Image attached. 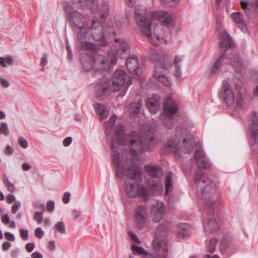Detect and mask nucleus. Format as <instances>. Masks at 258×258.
Here are the masks:
<instances>
[{"label": "nucleus", "mask_w": 258, "mask_h": 258, "mask_svg": "<svg viewBox=\"0 0 258 258\" xmlns=\"http://www.w3.org/2000/svg\"><path fill=\"white\" fill-rule=\"evenodd\" d=\"M117 117L111 115L104 123L108 139L110 142L113 163L115 166L116 174L121 177L126 176L125 191L130 197L146 196L149 193L158 195L163 191V186L159 179L163 174L162 170L155 166L146 165L145 170L150 176L146 180L145 188L142 184L143 170L140 162L145 158L144 151H151L149 144L154 138V130L148 124H145L140 130V137L135 132L127 134L123 125L115 127V137L111 135Z\"/></svg>", "instance_id": "f257e3e1"}, {"label": "nucleus", "mask_w": 258, "mask_h": 258, "mask_svg": "<svg viewBox=\"0 0 258 258\" xmlns=\"http://www.w3.org/2000/svg\"><path fill=\"white\" fill-rule=\"evenodd\" d=\"M194 184L198 197L204 199L208 206H217L219 204L215 187L209 179L203 178V172L199 171L195 173Z\"/></svg>", "instance_id": "f03ea898"}, {"label": "nucleus", "mask_w": 258, "mask_h": 258, "mask_svg": "<svg viewBox=\"0 0 258 258\" xmlns=\"http://www.w3.org/2000/svg\"><path fill=\"white\" fill-rule=\"evenodd\" d=\"M151 59L155 63L154 77L164 86H170L172 82L168 74L169 69L171 67V63L167 55L163 52H158L156 50H153Z\"/></svg>", "instance_id": "7ed1b4c3"}, {"label": "nucleus", "mask_w": 258, "mask_h": 258, "mask_svg": "<svg viewBox=\"0 0 258 258\" xmlns=\"http://www.w3.org/2000/svg\"><path fill=\"white\" fill-rule=\"evenodd\" d=\"M170 150L175 154L180 150L190 153L194 148V141L192 136L184 128H178L174 136H172L168 142Z\"/></svg>", "instance_id": "20e7f679"}, {"label": "nucleus", "mask_w": 258, "mask_h": 258, "mask_svg": "<svg viewBox=\"0 0 258 258\" xmlns=\"http://www.w3.org/2000/svg\"><path fill=\"white\" fill-rule=\"evenodd\" d=\"M132 83V78L123 70L115 71L111 78L110 89L112 92H119V96L122 97L126 94Z\"/></svg>", "instance_id": "39448f33"}, {"label": "nucleus", "mask_w": 258, "mask_h": 258, "mask_svg": "<svg viewBox=\"0 0 258 258\" xmlns=\"http://www.w3.org/2000/svg\"><path fill=\"white\" fill-rule=\"evenodd\" d=\"M135 19L143 34L147 37L150 42H152L153 38L151 29V20L150 18V14H146V10L143 6H138L136 7Z\"/></svg>", "instance_id": "423d86ee"}, {"label": "nucleus", "mask_w": 258, "mask_h": 258, "mask_svg": "<svg viewBox=\"0 0 258 258\" xmlns=\"http://www.w3.org/2000/svg\"><path fill=\"white\" fill-rule=\"evenodd\" d=\"M114 41L115 43L114 46L116 49L110 51L106 59L109 67L116 64L118 57L124 59L131 52L128 44L123 38H115Z\"/></svg>", "instance_id": "0eeeda50"}, {"label": "nucleus", "mask_w": 258, "mask_h": 258, "mask_svg": "<svg viewBox=\"0 0 258 258\" xmlns=\"http://www.w3.org/2000/svg\"><path fill=\"white\" fill-rule=\"evenodd\" d=\"M223 62L230 63L235 71L242 73L243 66L240 61L239 57L237 54H232L227 57L226 53H223L215 61L210 69L211 74H216L222 67Z\"/></svg>", "instance_id": "6e6552de"}, {"label": "nucleus", "mask_w": 258, "mask_h": 258, "mask_svg": "<svg viewBox=\"0 0 258 258\" xmlns=\"http://www.w3.org/2000/svg\"><path fill=\"white\" fill-rule=\"evenodd\" d=\"M177 110V104L175 100L171 97H167L164 104V112L161 115V119L167 128H170L172 126V116Z\"/></svg>", "instance_id": "1a4fd4ad"}, {"label": "nucleus", "mask_w": 258, "mask_h": 258, "mask_svg": "<svg viewBox=\"0 0 258 258\" xmlns=\"http://www.w3.org/2000/svg\"><path fill=\"white\" fill-rule=\"evenodd\" d=\"M81 61L86 71H91L93 69L97 70V66L100 64L102 66L100 68V70H104L106 67L109 68V63L105 56L101 54L97 55L96 58L92 55L85 54L81 57Z\"/></svg>", "instance_id": "9d476101"}, {"label": "nucleus", "mask_w": 258, "mask_h": 258, "mask_svg": "<svg viewBox=\"0 0 258 258\" xmlns=\"http://www.w3.org/2000/svg\"><path fill=\"white\" fill-rule=\"evenodd\" d=\"M152 246L155 253L147 255L146 258H167L168 247L165 238L156 236Z\"/></svg>", "instance_id": "9b49d317"}, {"label": "nucleus", "mask_w": 258, "mask_h": 258, "mask_svg": "<svg viewBox=\"0 0 258 258\" xmlns=\"http://www.w3.org/2000/svg\"><path fill=\"white\" fill-rule=\"evenodd\" d=\"M152 35V42H150L147 37V38L149 43L153 45H157V43L154 41L155 38L160 43L167 44L171 40V34L168 28H164L162 24H156L154 27L153 33L151 31Z\"/></svg>", "instance_id": "f8f14e48"}, {"label": "nucleus", "mask_w": 258, "mask_h": 258, "mask_svg": "<svg viewBox=\"0 0 258 258\" xmlns=\"http://www.w3.org/2000/svg\"><path fill=\"white\" fill-rule=\"evenodd\" d=\"M64 9L68 17L69 21L76 28H83L86 26V17L80 13L74 11L73 8L67 4L64 6Z\"/></svg>", "instance_id": "ddd939ff"}, {"label": "nucleus", "mask_w": 258, "mask_h": 258, "mask_svg": "<svg viewBox=\"0 0 258 258\" xmlns=\"http://www.w3.org/2000/svg\"><path fill=\"white\" fill-rule=\"evenodd\" d=\"M148 210L146 206L140 205L135 210L134 218L137 227L142 229L147 225L148 222Z\"/></svg>", "instance_id": "4468645a"}, {"label": "nucleus", "mask_w": 258, "mask_h": 258, "mask_svg": "<svg viewBox=\"0 0 258 258\" xmlns=\"http://www.w3.org/2000/svg\"><path fill=\"white\" fill-rule=\"evenodd\" d=\"M249 131L252 140L251 150L258 149V112L256 111L252 112Z\"/></svg>", "instance_id": "2eb2a0df"}, {"label": "nucleus", "mask_w": 258, "mask_h": 258, "mask_svg": "<svg viewBox=\"0 0 258 258\" xmlns=\"http://www.w3.org/2000/svg\"><path fill=\"white\" fill-rule=\"evenodd\" d=\"M219 95L229 106L232 105L235 102L234 93L230 85L226 80H224L222 82V88Z\"/></svg>", "instance_id": "dca6fc26"}, {"label": "nucleus", "mask_w": 258, "mask_h": 258, "mask_svg": "<svg viewBox=\"0 0 258 258\" xmlns=\"http://www.w3.org/2000/svg\"><path fill=\"white\" fill-rule=\"evenodd\" d=\"M166 212L165 204L161 201H157L152 204L151 208V216L152 220L158 223L160 222Z\"/></svg>", "instance_id": "f3484780"}, {"label": "nucleus", "mask_w": 258, "mask_h": 258, "mask_svg": "<svg viewBox=\"0 0 258 258\" xmlns=\"http://www.w3.org/2000/svg\"><path fill=\"white\" fill-rule=\"evenodd\" d=\"M101 25V22L99 21L98 19L94 17L92 19L91 25L89 27V30L91 32V35L95 40L98 41L100 45L104 46L107 44V40L102 32L99 34H96L95 30L99 28Z\"/></svg>", "instance_id": "a211bd4d"}, {"label": "nucleus", "mask_w": 258, "mask_h": 258, "mask_svg": "<svg viewBox=\"0 0 258 258\" xmlns=\"http://www.w3.org/2000/svg\"><path fill=\"white\" fill-rule=\"evenodd\" d=\"M150 18L152 22L157 19L166 26H170L173 24L172 16L166 11L153 12L150 14Z\"/></svg>", "instance_id": "6ab92c4d"}, {"label": "nucleus", "mask_w": 258, "mask_h": 258, "mask_svg": "<svg viewBox=\"0 0 258 258\" xmlns=\"http://www.w3.org/2000/svg\"><path fill=\"white\" fill-rule=\"evenodd\" d=\"M72 3L77 5L78 7L82 9L89 8L92 13H95L98 11V0H71Z\"/></svg>", "instance_id": "aec40b11"}, {"label": "nucleus", "mask_w": 258, "mask_h": 258, "mask_svg": "<svg viewBox=\"0 0 258 258\" xmlns=\"http://www.w3.org/2000/svg\"><path fill=\"white\" fill-rule=\"evenodd\" d=\"M126 66L130 73L140 76L142 74V70L139 68V62L136 55H132L126 61Z\"/></svg>", "instance_id": "412c9836"}, {"label": "nucleus", "mask_w": 258, "mask_h": 258, "mask_svg": "<svg viewBox=\"0 0 258 258\" xmlns=\"http://www.w3.org/2000/svg\"><path fill=\"white\" fill-rule=\"evenodd\" d=\"M146 105L151 113H156L160 109L161 97L156 94L153 95L146 100Z\"/></svg>", "instance_id": "4be33fe9"}, {"label": "nucleus", "mask_w": 258, "mask_h": 258, "mask_svg": "<svg viewBox=\"0 0 258 258\" xmlns=\"http://www.w3.org/2000/svg\"><path fill=\"white\" fill-rule=\"evenodd\" d=\"M109 85V82L106 80H102L96 85L95 94L98 99L102 100L105 98Z\"/></svg>", "instance_id": "5701e85b"}, {"label": "nucleus", "mask_w": 258, "mask_h": 258, "mask_svg": "<svg viewBox=\"0 0 258 258\" xmlns=\"http://www.w3.org/2000/svg\"><path fill=\"white\" fill-rule=\"evenodd\" d=\"M203 225L206 235L215 232L219 228V224L215 219L204 220Z\"/></svg>", "instance_id": "b1692460"}, {"label": "nucleus", "mask_w": 258, "mask_h": 258, "mask_svg": "<svg viewBox=\"0 0 258 258\" xmlns=\"http://www.w3.org/2000/svg\"><path fill=\"white\" fill-rule=\"evenodd\" d=\"M183 59V55H177L175 56L173 60V64L175 68V70L174 72V76L177 79H180L182 76L181 65Z\"/></svg>", "instance_id": "393cba45"}, {"label": "nucleus", "mask_w": 258, "mask_h": 258, "mask_svg": "<svg viewBox=\"0 0 258 258\" xmlns=\"http://www.w3.org/2000/svg\"><path fill=\"white\" fill-rule=\"evenodd\" d=\"M220 38V46L223 48H230L232 45L231 38L225 31L219 32Z\"/></svg>", "instance_id": "a878e982"}, {"label": "nucleus", "mask_w": 258, "mask_h": 258, "mask_svg": "<svg viewBox=\"0 0 258 258\" xmlns=\"http://www.w3.org/2000/svg\"><path fill=\"white\" fill-rule=\"evenodd\" d=\"M231 17L242 32H246L247 31L246 26L243 21V16L240 13H233L232 14Z\"/></svg>", "instance_id": "bb28decb"}, {"label": "nucleus", "mask_w": 258, "mask_h": 258, "mask_svg": "<svg viewBox=\"0 0 258 258\" xmlns=\"http://www.w3.org/2000/svg\"><path fill=\"white\" fill-rule=\"evenodd\" d=\"M233 239L229 234L223 235L220 244L221 250L224 251L232 244Z\"/></svg>", "instance_id": "cd10ccee"}, {"label": "nucleus", "mask_w": 258, "mask_h": 258, "mask_svg": "<svg viewBox=\"0 0 258 258\" xmlns=\"http://www.w3.org/2000/svg\"><path fill=\"white\" fill-rule=\"evenodd\" d=\"M94 107L96 112L99 115L102 120L107 118L109 115V111L104 105L100 104H95Z\"/></svg>", "instance_id": "c85d7f7f"}, {"label": "nucleus", "mask_w": 258, "mask_h": 258, "mask_svg": "<svg viewBox=\"0 0 258 258\" xmlns=\"http://www.w3.org/2000/svg\"><path fill=\"white\" fill-rule=\"evenodd\" d=\"M142 107L141 102H132L128 106V111L130 114L133 116H136L140 111Z\"/></svg>", "instance_id": "c756f323"}, {"label": "nucleus", "mask_w": 258, "mask_h": 258, "mask_svg": "<svg viewBox=\"0 0 258 258\" xmlns=\"http://www.w3.org/2000/svg\"><path fill=\"white\" fill-rule=\"evenodd\" d=\"M79 30L77 32L78 39L80 42L87 40L89 36V29L87 27H83V28H78Z\"/></svg>", "instance_id": "7c9ffc66"}, {"label": "nucleus", "mask_w": 258, "mask_h": 258, "mask_svg": "<svg viewBox=\"0 0 258 258\" xmlns=\"http://www.w3.org/2000/svg\"><path fill=\"white\" fill-rule=\"evenodd\" d=\"M188 225L186 224H181L176 231L177 236L180 238H184L188 235Z\"/></svg>", "instance_id": "2f4dec72"}, {"label": "nucleus", "mask_w": 258, "mask_h": 258, "mask_svg": "<svg viewBox=\"0 0 258 258\" xmlns=\"http://www.w3.org/2000/svg\"><path fill=\"white\" fill-rule=\"evenodd\" d=\"M172 173L171 172L168 173L166 177V179L165 181L166 195H168L172 191L173 189V183L172 181Z\"/></svg>", "instance_id": "473e14b6"}, {"label": "nucleus", "mask_w": 258, "mask_h": 258, "mask_svg": "<svg viewBox=\"0 0 258 258\" xmlns=\"http://www.w3.org/2000/svg\"><path fill=\"white\" fill-rule=\"evenodd\" d=\"M14 64L13 57L10 55H5L0 57V64L3 67H7L8 66H12Z\"/></svg>", "instance_id": "72a5a7b5"}, {"label": "nucleus", "mask_w": 258, "mask_h": 258, "mask_svg": "<svg viewBox=\"0 0 258 258\" xmlns=\"http://www.w3.org/2000/svg\"><path fill=\"white\" fill-rule=\"evenodd\" d=\"M132 249L134 254H143L144 257L146 258V256L151 253H148L143 247L136 245L134 244L132 245Z\"/></svg>", "instance_id": "f704fd0d"}, {"label": "nucleus", "mask_w": 258, "mask_h": 258, "mask_svg": "<svg viewBox=\"0 0 258 258\" xmlns=\"http://www.w3.org/2000/svg\"><path fill=\"white\" fill-rule=\"evenodd\" d=\"M196 164L198 168L208 169L211 168L210 163L207 160L204 159H198Z\"/></svg>", "instance_id": "c9c22d12"}, {"label": "nucleus", "mask_w": 258, "mask_h": 258, "mask_svg": "<svg viewBox=\"0 0 258 258\" xmlns=\"http://www.w3.org/2000/svg\"><path fill=\"white\" fill-rule=\"evenodd\" d=\"M161 4L166 8H173L178 5L179 0H160Z\"/></svg>", "instance_id": "e433bc0d"}, {"label": "nucleus", "mask_w": 258, "mask_h": 258, "mask_svg": "<svg viewBox=\"0 0 258 258\" xmlns=\"http://www.w3.org/2000/svg\"><path fill=\"white\" fill-rule=\"evenodd\" d=\"M236 107L241 108L243 107L244 104V98L243 94L241 92H238L236 95V99L235 98Z\"/></svg>", "instance_id": "4c0bfd02"}, {"label": "nucleus", "mask_w": 258, "mask_h": 258, "mask_svg": "<svg viewBox=\"0 0 258 258\" xmlns=\"http://www.w3.org/2000/svg\"><path fill=\"white\" fill-rule=\"evenodd\" d=\"M54 229L55 232H58L61 234H64L66 233L64 224L62 221H59L55 224L54 226Z\"/></svg>", "instance_id": "58836bf2"}, {"label": "nucleus", "mask_w": 258, "mask_h": 258, "mask_svg": "<svg viewBox=\"0 0 258 258\" xmlns=\"http://www.w3.org/2000/svg\"><path fill=\"white\" fill-rule=\"evenodd\" d=\"M81 47L84 49L86 50H94L96 48V46L89 41L86 40L80 42Z\"/></svg>", "instance_id": "ea45409f"}, {"label": "nucleus", "mask_w": 258, "mask_h": 258, "mask_svg": "<svg viewBox=\"0 0 258 258\" xmlns=\"http://www.w3.org/2000/svg\"><path fill=\"white\" fill-rule=\"evenodd\" d=\"M9 129L8 126V124L5 122H0V136L3 135L6 137H7L9 135Z\"/></svg>", "instance_id": "a19ab883"}, {"label": "nucleus", "mask_w": 258, "mask_h": 258, "mask_svg": "<svg viewBox=\"0 0 258 258\" xmlns=\"http://www.w3.org/2000/svg\"><path fill=\"white\" fill-rule=\"evenodd\" d=\"M217 239L215 238L211 239L209 242V245L208 246V250L209 252L211 253H213L214 252L215 250V247L217 243Z\"/></svg>", "instance_id": "79ce46f5"}, {"label": "nucleus", "mask_w": 258, "mask_h": 258, "mask_svg": "<svg viewBox=\"0 0 258 258\" xmlns=\"http://www.w3.org/2000/svg\"><path fill=\"white\" fill-rule=\"evenodd\" d=\"M233 81L235 84V88L238 89L242 88L243 84L242 80L239 78L235 76L233 79Z\"/></svg>", "instance_id": "37998d69"}, {"label": "nucleus", "mask_w": 258, "mask_h": 258, "mask_svg": "<svg viewBox=\"0 0 258 258\" xmlns=\"http://www.w3.org/2000/svg\"><path fill=\"white\" fill-rule=\"evenodd\" d=\"M34 219L38 224H41L43 221L42 213L41 212H35L34 214Z\"/></svg>", "instance_id": "c03bdc74"}, {"label": "nucleus", "mask_w": 258, "mask_h": 258, "mask_svg": "<svg viewBox=\"0 0 258 258\" xmlns=\"http://www.w3.org/2000/svg\"><path fill=\"white\" fill-rule=\"evenodd\" d=\"M205 153L201 149L196 150L195 154V160L196 162L198 159H204Z\"/></svg>", "instance_id": "a18cd8bd"}, {"label": "nucleus", "mask_w": 258, "mask_h": 258, "mask_svg": "<svg viewBox=\"0 0 258 258\" xmlns=\"http://www.w3.org/2000/svg\"><path fill=\"white\" fill-rule=\"evenodd\" d=\"M18 143L19 146L24 149H26L28 147L27 141L22 137L18 139Z\"/></svg>", "instance_id": "49530a36"}, {"label": "nucleus", "mask_w": 258, "mask_h": 258, "mask_svg": "<svg viewBox=\"0 0 258 258\" xmlns=\"http://www.w3.org/2000/svg\"><path fill=\"white\" fill-rule=\"evenodd\" d=\"M21 206V203L20 201H17L15 203L13 204L11 207V211L13 214H15L19 210V208Z\"/></svg>", "instance_id": "de8ad7c7"}, {"label": "nucleus", "mask_w": 258, "mask_h": 258, "mask_svg": "<svg viewBox=\"0 0 258 258\" xmlns=\"http://www.w3.org/2000/svg\"><path fill=\"white\" fill-rule=\"evenodd\" d=\"M128 235L131 238L132 240L136 243L140 244L141 241L139 237L137 236L136 233L132 231L128 232Z\"/></svg>", "instance_id": "09e8293b"}, {"label": "nucleus", "mask_w": 258, "mask_h": 258, "mask_svg": "<svg viewBox=\"0 0 258 258\" xmlns=\"http://www.w3.org/2000/svg\"><path fill=\"white\" fill-rule=\"evenodd\" d=\"M20 233L22 239L24 240H27L29 238L28 231L27 229H20Z\"/></svg>", "instance_id": "8fccbe9b"}, {"label": "nucleus", "mask_w": 258, "mask_h": 258, "mask_svg": "<svg viewBox=\"0 0 258 258\" xmlns=\"http://www.w3.org/2000/svg\"><path fill=\"white\" fill-rule=\"evenodd\" d=\"M44 234V231L40 227L37 228L35 230V235L38 238H41Z\"/></svg>", "instance_id": "3c124183"}, {"label": "nucleus", "mask_w": 258, "mask_h": 258, "mask_svg": "<svg viewBox=\"0 0 258 258\" xmlns=\"http://www.w3.org/2000/svg\"><path fill=\"white\" fill-rule=\"evenodd\" d=\"M4 153L6 155H11L14 153V149L11 146L7 145L4 151Z\"/></svg>", "instance_id": "603ef678"}, {"label": "nucleus", "mask_w": 258, "mask_h": 258, "mask_svg": "<svg viewBox=\"0 0 258 258\" xmlns=\"http://www.w3.org/2000/svg\"><path fill=\"white\" fill-rule=\"evenodd\" d=\"M46 209L48 212H52L54 209V202L52 201L48 202L47 203Z\"/></svg>", "instance_id": "864d4df0"}, {"label": "nucleus", "mask_w": 258, "mask_h": 258, "mask_svg": "<svg viewBox=\"0 0 258 258\" xmlns=\"http://www.w3.org/2000/svg\"><path fill=\"white\" fill-rule=\"evenodd\" d=\"M7 187V189L11 192H13L15 190L14 185L10 181L4 184Z\"/></svg>", "instance_id": "5fc2aeb1"}, {"label": "nucleus", "mask_w": 258, "mask_h": 258, "mask_svg": "<svg viewBox=\"0 0 258 258\" xmlns=\"http://www.w3.org/2000/svg\"><path fill=\"white\" fill-rule=\"evenodd\" d=\"M35 248V244L34 243H28L25 245V248L27 252H31Z\"/></svg>", "instance_id": "6e6d98bb"}, {"label": "nucleus", "mask_w": 258, "mask_h": 258, "mask_svg": "<svg viewBox=\"0 0 258 258\" xmlns=\"http://www.w3.org/2000/svg\"><path fill=\"white\" fill-rule=\"evenodd\" d=\"M71 194L68 192H66L63 196L62 201L64 204H67L70 200Z\"/></svg>", "instance_id": "4d7b16f0"}, {"label": "nucleus", "mask_w": 258, "mask_h": 258, "mask_svg": "<svg viewBox=\"0 0 258 258\" xmlns=\"http://www.w3.org/2000/svg\"><path fill=\"white\" fill-rule=\"evenodd\" d=\"M73 139L72 137H67L63 141V145L64 147L69 146L72 142Z\"/></svg>", "instance_id": "13d9d810"}, {"label": "nucleus", "mask_w": 258, "mask_h": 258, "mask_svg": "<svg viewBox=\"0 0 258 258\" xmlns=\"http://www.w3.org/2000/svg\"><path fill=\"white\" fill-rule=\"evenodd\" d=\"M48 248L51 251H53L55 249V244L54 240L51 239L49 241Z\"/></svg>", "instance_id": "bf43d9fd"}, {"label": "nucleus", "mask_w": 258, "mask_h": 258, "mask_svg": "<svg viewBox=\"0 0 258 258\" xmlns=\"http://www.w3.org/2000/svg\"><path fill=\"white\" fill-rule=\"evenodd\" d=\"M34 207L36 209H44V205L40 201H36L33 204Z\"/></svg>", "instance_id": "052dcab7"}, {"label": "nucleus", "mask_w": 258, "mask_h": 258, "mask_svg": "<svg viewBox=\"0 0 258 258\" xmlns=\"http://www.w3.org/2000/svg\"><path fill=\"white\" fill-rule=\"evenodd\" d=\"M2 221L4 224H7L10 222V218L7 214H5L2 217Z\"/></svg>", "instance_id": "680f3d73"}, {"label": "nucleus", "mask_w": 258, "mask_h": 258, "mask_svg": "<svg viewBox=\"0 0 258 258\" xmlns=\"http://www.w3.org/2000/svg\"><path fill=\"white\" fill-rule=\"evenodd\" d=\"M7 202L9 204H11L14 202L16 200V198L14 195L12 194L8 195L6 197Z\"/></svg>", "instance_id": "e2e57ef3"}, {"label": "nucleus", "mask_w": 258, "mask_h": 258, "mask_svg": "<svg viewBox=\"0 0 258 258\" xmlns=\"http://www.w3.org/2000/svg\"><path fill=\"white\" fill-rule=\"evenodd\" d=\"M5 236L6 238L9 240L14 241L15 239L14 234L9 232H6L5 233Z\"/></svg>", "instance_id": "0e129e2a"}, {"label": "nucleus", "mask_w": 258, "mask_h": 258, "mask_svg": "<svg viewBox=\"0 0 258 258\" xmlns=\"http://www.w3.org/2000/svg\"><path fill=\"white\" fill-rule=\"evenodd\" d=\"M11 243L10 242L6 241L3 243L2 245V249L4 251H6L9 249L11 246Z\"/></svg>", "instance_id": "69168bd1"}, {"label": "nucleus", "mask_w": 258, "mask_h": 258, "mask_svg": "<svg viewBox=\"0 0 258 258\" xmlns=\"http://www.w3.org/2000/svg\"><path fill=\"white\" fill-rule=\"evenodd\" d=\"M22 168L24 171H27L31 168V166L29 163L25 162L22 164Z\"/></svg>", "instance_id": "338daca9"}, {"label": "nucleus", "mask_w": 258, "mask_h": 258, "mask_svg": "<svg viewBox=\"0 0 258 258\" xmlns=\"http://www.w3.org/2000/svg\"><path fill=\"white\" fill-rule=\"evenodd\" d=\"M32 258H43V255L39 252H34L31 254Z\"/></svg>", "instance_id": "774afa93"}]
</instances>
